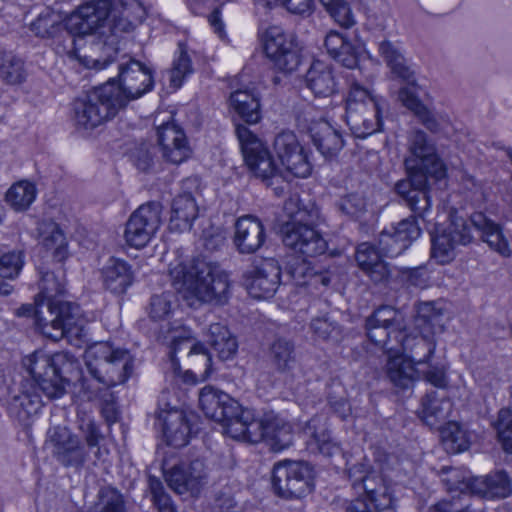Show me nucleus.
I'll return each instance as SVG.
<instances>
[{"mask_svg": "<svg viewBox=\"0 0 512 512\" xmlns=\"http://www.w3.org/2000/svg\"><path fill=\"white\" fill-rule=\"evenodd\" d=\"M118 81L109 79L95 87L88 99L73 103L76 123L84 128H96L114 118L129 101L136 100L154 87L151 67L130 58L118 65Z\"/></svg>", "mask_w": 512, "mask_h": 512, "instance_id": "nucleus-1", "label": "nucleus"}, {"mask_svg": "<svg viewBox=\"0 0 512 512\" xmlns=\"http://www.w3.org/2000/svg\"><path fill=\"white\" fill-rule=\"evenodd\" d=\"M32 382L23 385L20 394L10 396L7 388L9 411L20 421L37 414L43 403L39 391L48 399L60 398L65 393L71 377L79 374L78 360L68 352L52 355L37 351L23 360Z\"/></svg>", "mask_w": 512, "mask_h": 512, "instance_id": "nucleus-2", "label": "nucleus"}, {"mask_svg": "<svg viewBox=\"0 0 512 512\" xmlns=\"http://www.w3.org/2000/svg\"><path fill=\"white\" fill-rule=\"evenodd\" d=\"M175 283L201 302L224 304L229 294V278L225 271L204 261L187 268L177 264L170 270Z\"/></svg>", "mask_w": 512, "mask_h": 512, "instance_id": "nucleus-3", "label": "nucleus"}, {"mask_svg": "<svg viewBox=\"0 0 512 512\" xmlns=\"http://www.w3.org/2000/svg\"><path fill=\"white\" fill-rule=\"evenodd\" d=\"M146 17V9L139 0H117L112 2L111 17L107 22V34L103 41L93 42L95 51H102L104 57H84L83 63L88 68L102 70L114 61L113 54H117L115 47L117 37L122 33H129L143 22Z\"/></svg>", "mask_w": 512, "mask_h": 512, "instance_id": "nucleus-4", "label": "nucleus"}, {"mask_svg": "<svg viewBox=\"0 0 512 512\" xmlns=\"http://www.w3.org/2000/svg\"><path fill=\"white\" fill-rule=\"evenodd\" d=\"M34 324L43 336L53 341L81 340L85 336L84 319L75 303L44 302Z\"/></svg>", "mask_w": 512, "mask_h": 512, "instance_id": "nucleus-5", "label": "nucleus"}, {"mask_svg": "<svg viewBox=\"0 0 512 512\" xmlns=\"http://www.w3.org/2000/svg\"><path fill=\"white\" fill-rule=\"evenodd\" d=\"M314 467L306 461L284 460L273 467L272 486L285 499H299L314 489Z\"/></svg>", "mask_w": 512, "mask_h": 512, "instance_id": "nucleus-6", "label": "nucleus"}, {"mask_svg": "<svg viewBox=\"0 0 512 512\" xmlns=\"http://www.w3.org/2000/svg\"><path fill=\"white\" fill-rule=\"evenodd\" d=\"M245 164L253 175L267 185L284 179L265 142L252 130H235Z\"/></svg>", "mask_w": 512, "mask_h": 512, "instance_id": "nucleus-7", "label": "nucleus"}, {"mask_svg": "<svg viewBox=\"0 0 512 512\" xmlns=\"http://www.w3.org/2000/svg\"><path fill=\"white\" fill-rule=\"evenodd\" d=\"M307 216L308 213L301 209L291 213V220L281 228L282 241L296 253L305 257H315L326 251L327 242L308 222H304Z\"/></svg>", "mask_w": 512, "mask_h": 512, "instance_id": "nucleus-8", "label": "nucleus"}, {"mask_svg": "<svg viewBox=\"0 0 512 512\" xmlns=\"http://www.w3.org/2000/svg\"><path fill=\"white\" fill-rule=\"evenodd\" d=\"M368 339L388 352L397 351V341L406 329L404 315L392 306L383 305L373 311L365 321Z\"/></svg>", "mask_w": 512, "mask_h": 512, "instance_id": "nucleus-9", "label": "nucleus"}, {"mask_svg": "<svg viewBox=\"0 0 512 512\" xmlns=\"http://www.w3.org/2000/svg\"><path fill=\"white\" fill-rule=\"evenodd\" d=\"M404 166L407 177L395 183L394 192L415 215L425 220L431 211L429 195V178L431 176L417 170L414 160H404Z\"/></svg>", "mask_w": 512, "mask_h": 512, "instance_id": "nucleus-10", "label": "nucleus"}, {"mask_svg": "<svg viewBox=\"0 0 512 512\" xmlns=\"http://www.w3.org/2000/svg\"><path fill=\"white\" fill-rule=\"evenodd\" d=\"M264 52L274 67L284 73L291 74L301 63V53L296 37L285 32L281 27H269L263 36Z\"/></svg>", "mask_w": 512, "mask_h": 512, "instance_id": "nucleus-11", "label": "nucleus"}, {"mask_svg": "<svg viewBox=\"0 0 512 512\" xmlns=\"http://www.w3.org/2000/svg\"><path fill=\"white\" fill-rule=\"evenodd\" d=\"M52 457L65 468L81 469L90 458L82 438L66 426H55L47 432Z\"/></svg>", "mask_w": 512, "mask_h": 512, "instance_id": "nucleus-12", "label": "nucleus"}, {"mask_svg": "<svg viewBox=\"0 0 512 512\" xmlns=\"http://www.w3.org/2000/svg\"><path fill=\"white\" fill-rule=\"evenodd\" d=\"M112 0H91L78 7L66 19V27L71 33L85 36L98 34V41H103L107 34V22L111 17Z\"/></svg>", "mask_w": 512, "mask_h": 512, "instance_id": "nucleus-13", "label": "nucleus"}, {"mask_svg": "<svg viewBox=\"0 0 512 512\" xmlns=\"http://www.w3.org/2000/svg\"><path fill=\"white\" fill-rule=\"evenodd\" d=\"M162 205L157 201L142 204L129 217L124 232L126 243L134 248L145 247L161 225Z\"/></svg>", "mask_w": 512, "mask_h": 512, "instance_id": "nucleus-14", "label": "nucleus"}, {"mask_svg": "<svg viewBox=\"0 0 512 512\" xmlns=\"http://www.w3.org/2000/svg\"><path fill=\"white\" fill-rule=\"evenodd\" d=\"M473 240L470 224L462 218H455L442 229L431 232V257L439 264H447L455 258L458 245H467Z\"/></svg>", "mask_w": 512, "mask_h": 512, "instance_id": "nucleus-15", "label": "nucleus"}, {"mask_svg": "<svg viewBox=\"0 0 512 512\" xmlns=\"http://www.w3.org/2000/svg\"><path fill=\"white\" fill-rule=\"evenodd\" d=\"M410 155L405 160H414L416 169L429 174L435 180L446 177V166L438 156L435 141L423 130H413L409 136Z\"/></svg>", "mask_w": 512, "mask_h": 512, "instance_id": "nucleus-16", "label": "nucleus"}, {"mask_svg": "<svg viewBox=\"0 0 512 512\" xmlns=\"http://www.w3.org/2000/svg\"><path fill=\"white\" fill-rule=\"evenodd\" d=\"M368 105L371 106L375 113L377 128H382L384 125L383 111L386 107V103L376 99L367 88L359 83H351L346 98V123L350 128L358 127L360 121H362L365 128L370 125L367 119L364 118L368 111Z\"/></svg>", "mask_w": 512, "mask_h": 512, "instance_id": "nucleus-17", "label": "nucleus"}, {"mask_svg": "<svg viewBox=\"0 0 512 512\" xmlns=\"http://www.w3.org/2000/svg\"><path fill=\"white\" fill-rule=\"evenodd\" d=\"M273 146L288 173L299 178H306L311 174L312 165L307 153L292 130H282L278 133Z\"/></svg>", "mask_w": 512, "mask_h": 512, "instance_id": "nucleus-18", "label": "nucleus"}, {"mask_svg": "<svg viewBox=\"0 0 512 512\" xmlns=\"http://www.w3.org/2000/svg\"><path fill=\"white\" fill-rule=\"evenodd\" d=\"M281 283V268L274 258L262 259L244 274V285L256 299L272 297Z\"/></svg>", "mask_w": 512, "mask_h": 512, "instance_id": "nucleus-19", "label": "nucleus"}, {"mask_svg": "<svg viewBox=\"0 0 512 512\" xmlns=\"http://www.w3.org/2000/svg\"><path fill=\"white\" fill-rule=\"evenodd\" d=\"M165 479L168 486L177 494L190 492L194 495L205 483V464L199 459L190 463L181 462L166 472Z\"/></svg>", "mask_w": 512, "mask_h": 512, "instance_id": "nucleus-20", "label": "nucleus"}, {"mask_svg": "<svg viewBox=\"0 0 512 512\" xmlns=\"http://www.w3.org/2000/svg\"><path fill=\"white\" fill-rule=\"evenodd\" d=\"M234 230L233 244L240 254H253L266 241L265 227L255 216L239 217L234 225Z\"/></svg>", "mask_w": 512, "mask_h": 512, "instance_id": "nucleus-21", "label": "nucleus"}, {"mask_svg": "<svg viewBox=\"0 0 512 512\" xmlns=\"http://www.w3.org/2000/svg\"><path fill=\"white\" fill-rule=\"evenodd\" d=\"M324 46L329 56L342 66L348 69L358 67L361 46L353 43L345 34L336 30L329 31L325 36Z\"/></svg>", "mask_w": 512, "mask_h": 512, "instance_id": "nucleus-22", "label": "nucleus"}, {"mask_svg": "<svg viewBox=\"0 0 512 512\" xmlns=\"http://www.w3.org/2000/svg\"><path fill=\"white\" fill-rule=\"evenodd\" d=\"M374 245L364 242L357 246L355 260L359 268L376 284L388 282L391 271Z\"/></svg>", "mask_w": 512, "mask_h": 512, "instance_id": "nucleus-23", "label": "nucleus"}, {"mask_svg": "<svg viewBox=\"0 0 512 512\" xmlns=\"http://www.w3.org/2000/svg\"><path fill=\"white\" fill-rule=\"evenodd\" d=\"M467 488L473 494L486 499H502L512 493L511 479L504 470L491 472L484 477H475L468 481Z\"/></svg>", "mask_w": 512, "mask_h": 512, "instance_id": "nucleus-24", "label": "nucleus"}, {"mask_svg": "<svg viewBox=\"0 0 512 512\" xmlns=\"http://www.w3.org/2000/svg\"><path fill=\"white\" fill-rule=\"evenodd\" d=\"M103 285L114 295H123L135 281L132 266L125 260L111 257L101 271Z\"/></svg>", "mask_w": 512, "mask_h": 512, "instance_id": "nucleus-25", "label": "nucleus"}, {"mask_svg": "<svg viewBox=\"0 0 512 512\" xmlns=\"http://www.w3.org/2000/svg\"><path fill=\"white\" fill-rule=\"evenodd\" d=\"M432 335L424 330H420L419 335L407 334L406 329L402 330L395 353H406L414 364L427 363L436 348Z\"/></svg>", "mask_w": 512, "mask_h": 512, "instance_id": "nucleus-26", "label": "nucleus"}, {"mask_svg": "<svg viewBox=\"0 0 512 512\" xmlns=\"http://www.w3.org/2000/svg\"><path fill=\"white\" fill-rule=\"evenodd\" d=\"M470 226H473L479 233L481 239L488 246L504 257L512 254V248L505 237L499 224L487 218L482 212L473 213L470 217Z\"/></svg>", "mask_w": 512, "mask_h": 512, "instance_id": "nucleus-27", "label": "nucleus"}, {"mask_svg": "<svg viewBox=\"0 0 512 512\" xmlns=\"http://www.w3.org/2000/svg\"><path fill=\"white\" fill-rule=\"evenodd\" d=\"M157 131L162 156L166 161L180 164L191 157L192 148L184 130Z\"/></svg>", "mask_w": 512, "mask_h": 512, "instance_id": "nucleus-28", "label": "nucleus"}, {"mask_svg": "<svg viewBox=\"0 0 512 512\" xmlns=\"http://www.w3.org/2000/svg\"><path fill=\"white\" fill-rule=\"evenodd\" d=\"M163 421V433L168 445L180 448L188 444L191 427L182 410L172 409L159 414Z\"/></svg>", "mask_w": 512, "mask_h": 512, "instance_id": "nucleus-29", "label": "nucleus"}, {"mask_svg": "<svg viewBox=\"0 0 512 512\" xmlns=\"http://www.w3.org/2000/svg\"><path fill=\"white\" fill-rule=\"evenodd\" d=\"M198 213L199 207L192 193L178 194L171 204L170 229L178 232L189 231Z\"/></svg>", "mask_w": 512, "mask_h": 512, "instance_id": "nucleus-30", "label": "nucleus"}, {"mask_svg": "<svg viewBox=\"0 0 512 512\" xmlns=\"http://www.w3.org/2000/svg\"><path fill=\"white\" fill-rule=\"evenodd\" d=\"M271 420L255 419L249 410L242 416L241 422H234L229 428V436L236 440L249 443H259L266 440L271 425Z\"/></svg>", "mask_w": 512, "mask_h": 512, "instance_id": "nucleus-31", "label": "nucleus"}, {"mask_svg": "<svg viewBox=\"0 0 512 512\" xmlns=\"http://www.w3.org/2000/svg\"><path fill=\"white\" fill-rule=\"evenodd\" d=\"M306 86L316 97H330L337 91L332 68L321 61H314L305 75Z\"/></svg>", "mask_w": 512, "mask_h": 512, "instance_id": "nucleus-32", "label": "nucleus"}, {"mask_svg": "<svg viewBox=\"0 0 512 512\" xmlns=\"http://www.w3.org/2000/svg\"><path fill=\"white\" fill-rule=\"evenodd\" d=\"M360 490L365 494L366 499L364 500H368L375 511L383 512L394 507V498L390 488L376 470L370 472V475L360 486Z\"/></svg>", "mask_w": 512, "mask_h": 512, "instance_id": "nucleus-33", "label": "nucleus"}, {"mask_svg": "<svg viewBox=\"0 0 512 512\" xmlns=\"http://www.w3.org/2000/svg\"><path fill=\"white\" fill-rule=\"evenodd\" d=\"M183 350H188L189 357H199L198 362L204 366V370L193 371L192 374L200 381L207 380L212 372V358L206 347L199 342L192 343L189 337L174 335L171 341V360L174 362L176 354Z\"/></svg>", "mask_w": 512, "mask_h": 512, "instance_id": "nucleus-34", "label": "nucleus"}, {"mask_svg": "<svg viewBox=\"0 0 512 512\" xmlns=\"http://www.w3.org/2000/svg\"><path fill=\"white\" fill-rule=\"evenodd\" d=\"M87 369L90 375H99V372L109 367V361L116 357V360L125 362L128 359V350L114 348L108 342H100L92 345L86 352Z\"/></svg>", "mask_w": 512, "mask_h": 512, "instance_id": "nucleus-35", "label": "nucleus"}, {"mask_svg": "<svg viewBox=\"0 0 512 512\" xmlns=\"http://www.w3.org/2000/svg\"><path fill=\"white\" fill-rule=\"evenodd\" d=\"M37 231L43 246L53 250V258L57 262L67 259L69 253L66 237L59 225L52 220H42L38 223Z\"/></svg>", "mask_w": 512, "mask_h": 512, "instance_id": "nucleus-36", "label": "nucleus"}, {"mask_svg": "<svg viewBox=\"0 0 512 512\" xmlns=\"http://www.w3.org/2000/svg\"><path fill=\"white\" fill-rule=\"evenodd\" d=\"M207 342L217 354L219 359L225 361L233 358L238 350L236 338L228 328L220 323H213L209 326L206 334Z\"/></svg>", "mask_w": 512, "mask_h": 512, "instance_id": "nucleus-37", "label": "nucleus"}, {"mask_svg": "<svg viewBox=\"0 0 512 512\" xmlns=\"http://www.w3.org/2000/svg\"><path fill=\"white\" fill-rule=\"evenodd\" d=\"M65 274L63 270L41 272L39 293L36 295L43 303H71L63 299L65 289Z\"/></svg>", "mask_w": 512, "mask_h": 512, "instance_id": "nucleus-38", "label": "nucleus"}, {"mask_svg": "<svg viewBox=\"0 0 512 512\" xmlns=\"http://www.w3.org/2000/svg\"><path fill=\"white\" fill-rule=\"evenodd\" d=\"M268 359L277 372L290 373L297 363L294 343L285 338L275 339L269 347Z\"/></svg>", "mask_w": 512, "mask_h": 512, "instance_id": "nucleus-39", "label": "nucleus"}, {"mask_svg": "<svg viewBox=\"0 0 512 512\" xmlns=\"http://www.w3.org/2000/svg\"><path fill=\"white\" fill-rule=\"evenodd\" d=\"M450 409L448 400L438 398L437 393L431 391L422 398L418 414L426 425L433 428L447 418Z\"/></svg>", "mask_w": 512, "mask_h": 512, "instance_id": "nucleus-40", "label": "nucleus"}, {"mask_svg": "<svg viewBox=\"0 0 512 512\" xmlns=\"http://www.w3.org/2000/svg\"><path fill=\"white\" fill-rule=\"evenodd\" d=\"M306 432L311 434V446L314 445L315 449L322 455L331 457L340 451L338 443L332 439L331 433L325 424H320L319 418H312L308 421Z\"/></svg>", "mask_w": 512, "mask_h": 512, "instance_id": "nucleus-41", "label": "nucleus"}, {"mask_svg": "<svg viewBox=\"0 0 512 512\" xmlns=\"http://www.w3.org/2000/svg\"><path fill=\"white\" fill-rule=\"evenodd\" d=\"M132 369V357L128 352V359L126 363L116 360L115 357L109 361V367L105 368L103 372H99V375L91 376L107 389L126 382L132 374Z\"/></svg>", "mask_w": 512, "mask_h": 512, "instance_id": "nucleus-42", "label": "nucleus"}, {"mask_svg": "<svg viewBox=\"0 0 512 512\" xmlns=\"http://www.w3.org/2000/svg\"><path fill=\"white\" fill-rule=\"evenodd\" d=\"M398 100L409 109L419 122L426 128H433L441 125L434 114L419 100L409 87H402L398 92Z\"/></svg>", "mask_w": 512, "mask_h": 512, "instance_id": "nucleus-43", "label": "nucleus"}, {"mask_svg": "<svg viewBox=\"0 0 512 512\" xmlns=\"http://www.w3.org/2000/svg\"><path fill=\"white\" fill-rule=\"evenodd\" d=\"M443 309L436 302H421L417 306L416 326L434 334L442 329Z\"/></svg>", "mask_w": 512, "mask_h": 512, "instance_id": "nucleus-44", "label": "nucleus"}, {"mask_svg": "<svg viewBox=\"0 0 512 512\" xmlns=\"http://www.w3.org/2000/svg\"><path fill=\"white\" fill-rule=\"evenodd\" d=\"M0 78L8 85L22 84L26 78L22 59L11 52H1Z\"/></svg>", "mask_w": 512, "mask_h": 512, "instance_id": "nucleus-45", "label": "nucleus"}, {"mask_svg": "<svg viewBox=\"0 0 512 512\" xmlns=\"http://www.w3.org/2000/svg\"><path fill=\"white\" fill-rule=\"evenodd\" d=\"M77 428L81 432L83 443L87 447V450L97 449L95 452L96 457H99V445L104 440L105 436L100 429V425L95 419L86 413L77 414Z\"/></svg>", "mask_w": 512, "mask_h": 512, "instance_id": "nucleus-46", "label": "nucleus"}, {"mask_svg": "<svg viewBox=\"0 0 512 512\" xmlns=\"http://www.w3.org/2000/svg\"><path fill=\"white\" fill-rule=\"evenodd\" d=\"M36 187L33 183L22 180L12 185L6 193V201L17 211L30 207L36 198Z\"/></svg>", "mask_w": 512, "mask_h": 512, "instance_id": "nucleus-47", "label": "nucleus"}, {"mask_svg": "<svg viewBox=\"0 0 512 512\" xmlns=\"http://www.w3.org/2000/svg\"><path fill=\"white\" fill-rule=\"evenodd\" d=\"M414 374L413 365L399 357H394L387 363V376L396 387L401 389L412 387L415 381Z\"/></svg>", "mask_w": 512, "mask_h": 512, "instance_id": "nucleus-48", "label": "nucleus"}, {"mask_svg": "<svg viewBox=\"0 0 512 512\" xmlns=\"http://www.w3.org/2000/svg\"><path fill=\"white\" fill-rule=\"evenodd\" d=\"M316 148L325 157L333 156L344 146V134L340 130H317L311 135Z\"/></svg>", "mask_w": 512, "mask_h": 512, "instance_id": "nucleus-49", "label": "nucleus"}, {"mask_svg": "<svg viewBox=\"0 0 512 512\" xmlns=\"http://www.w3.org/2000/svg\"><path fill=\"white\" fill-rule=\"evenodd\" d=\"M89 512H125L123 496L113 487H101Z\"/></svg>", "mask_w": 512, "mask_h": 512, "instance_id": "nucleus-50", "label": "nucleus"}, {"mask_svg": "<svg viewBox=\"0 0 512 512\" xmlns=\"http://www.w3.org/2000/svg\"><path fill=\"white\" fill-rule=\"evenodd\" d=\"M310 327L314 335L323 341L337 343L342 338L341 326L328 314L313 318Z\"/></svg>", "mask_w": 512, "mask_h": 512, "instance_id": "nucleus-51", "label": "nucleus"}, {"mask_svg": "<svg viewBox=\"0 0 512 512\" xmlns=\"http://www.w3.org/2000/svg\"><path fill=\"white\" fill-rule=\"evenodd\" d=\"M266 441L274 452H280L289 448L293 444L292 427L277 419L273 420Z\"/></svg>", "mask_w": 512, "mask_h": 512, "instance_id": "nucleus-52", "label": "nucleus"}, {"mask_svg": "<svg viewBox=\"0 0 512 512\" xmlns=\"http://www.w3.org/2000/svg\"><path fill=\"white\" fill-rule=\"evenodd\" d=\"M222 396H228L227 393L219 391L212 386H205L199 393V405L206 417L216 420L219 418V411L225 404Z\"/></svg>", "mask_w": 512, "mask_h": 512, "instance_id": "nucleus-53", "label": "nucleus"}, {"mask_svg": "<svg viewBox=\"0 0 512 512\" xmlns=\"http://www.w3.org/2000/svg\"><path fill=\"white\" fill-rule=\"evenodd\" d=\"M331 18L343 28L355 25V17L349 3L345 0H319Z\"/></svg>", "mask_w": 512, "mask_h": 512, "instance_id": "nucleus-54", "label": "nucleus"}, {"mask_svg": "<svg viewBox=\"0 0 512 512\" xmlns=\"http://www.w3.org/2000/svg\"><path fill=\"white\" fill-rule=\"evenodd\" d=\"M497 439L506 453H512V409L499 410L497 419L492 423Z\"/></svg>", "mask_w": 512, "mask_h": 512, "instance_id": "nucleus-55", "label": "nucleus"}, {"mask_svg": "<svg viewBox=\"0 0 512 512\" xmlns=\"http://www.w3.org/2000/svg\"><path fill=\"white\" fill-rule=\"evenodd\" d=\"M156 149L148 142H141L129 151V159L137 170L148 173L155 164Z\"/></svg>", "mask_w": 512, "mask_h": 512, "instance_id": "nucleus-56", "label": "nucleus"}, {"mask_svg": "<svg viewBox=\"0 0 512 512\" xmlns=\"http://www.w3.org/2000/svg\"><path fill=\"white\" fill-rule=\"evenodd\" d=\"M59 32H61V35L57 37V53L65 54L69 58L81 59L78 51L85 35L80 33H71L66 27V21L63 23L62 29Z\"/></svg>", "mask_w": 512, "mask_h": 512, "instance_id": "nucleus-57", "label": "nucleus"}, {"mask_svg": "<svg viewBox=\"0 0 512 512\" xmlns=\"http://www.w3.org/2000/svg\"><path fill=\"white\" fill-rule=\"evenodd\" d=\"M418 215H411L410 217L401 220L397 226L392 228L394 237H396L404 248L408 247L415 241L421 234V228L417 223Z\"/></svg>", "mask_w": 512, "mask_h": 512, "instance_id": "nucleus-58", "label": "nucleus"}, {"mask_svg": "<svg viewBox=\"0 0 512 512\" xmlns=\"http://www.w3.org/2000/svg\"><path fill=\"white\" fill-rule=\"evenodd\" d=\"M222 398L225 401V404L222 405L221 410L219 411V418H216V422H220L227 435H229V428L231 425L234 424V422H241L242 416L245 412L249 411L248 409H243L242 406L230 397L228 396H222Z\"/></svg>", "mask_w": 512, "mask_h": 512, "instance_id": "nucleus-59", "label": "nucleus"}, {"mask_svg": "<svg viewBox=\"0 0 512 512\" xmlns=\"http://www.w3.org/2000/svg\"><path fill=\"white\" fill-rule=\"evenodd\" d=\"M444 444L453 453L463 452L468 449L469 441L466 433L457 423H449L441 432Z\"/></svg>", "mask_w": 512, "mask_h": 512, "instance_id": "nucleus-60", "label": "nucleus"}, {"mask_svg": "<svg viewBox=\"0 0 512 512\" xmlns=\"http://www.w3.org/2000/svg\"><path fill=\"white\" fill-rule=\"evenodd\" d=\"M173 293L163 292L151 297L148 313L152 320H165L172 312Z\"/></svg>", "mask_w": 512, "mask_h": 512, "instance_id": "nucleus-61", "label": "nucleus"}, {"mask_svg": "<svg viewBox=\"0 0 512 512\" xmlns=\"http://www.w3.org/2000/svg\"><path fill=\"white\" fill-rule=\"evenodd\" d=\"M24 264L22 251H10L0 257V277L2 279H14L17 277Z\"/></svg>", "mask_w": 512, "mask_h": 512, "instance_id": "nucleus-62", "label": "nucleus"}, {"mask_svg": "<svg viewBox=\"0 0 512 512\" xmlns=\"http://www.w3.org/2000/svg\"><path fill=\"white\" fill-rule=\"evenodd\" d=\"M193 71L191 59L187 52L182 49L180 45V54L173 62V67L170 70V83L174 88L182 86L185 77Z\"/></svg>", "mask_w": 512, "mask_h": 512, "instance_id": "nucleus-63", "label": "nucleus"}, {"mask_svg": "<svg viewBox=\"0 0 512 512\" xmlns=\"http://www.w3.org/2000/svg\"><path fill=\"white\" fill-rule=\"evenodd\" d=\"M314 268L306 259H293L288 263L287 276L298 286L308 285Z\"/></svg>", "mask_w": 512, "mask_h": 512, "instance_id": "nucleus-64", "label": "nucleus"}]
</instances>
